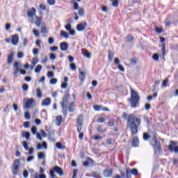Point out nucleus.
I'll return each mask as SVG.
<instances>
[{"label":"nucleus","instance_id":"28","mask_svg":"<svg viewBox=\"0 0 178 178\" xmlns=\"http://www.w3.org/2000/svg\"><path fill=\"white\" fill-rule=\"evenodd\" d=\"M41 33L42 34H47V33H48V30L47 29V26H42L41 27Z\"/></svg>","mask_w":178,"mask_h":178},{"label":"nucleus","instance_id":"26","mask_svg":"<svg viewBox=\"0 0 178 178\" xmlns=\"http://www.w3.org/2000/svg\"><path fill=\"white\" fill-rule=\"evenodd\" d=\"M74 103L73 102L70 103L69 112H74Z\"/></svg>","mask_w":178,"mask_h":178},{"label":"nucleus","instance_id":"56","mask_svg":"<svg viewBox=\"0 0 178 178\" xmlns=\"http://www.w3.org/2000/svg\"><path fill=\"white\" fill-rule=\"evenodd\" d=\"M138 173L137 169H133L131 171V175H134V176H137Z\"/></svg>","mask_w":178,"mask_h":178},{"label":"nucleus","instance_id":"27","mask_svg":"<svg viewBox=\"0 0 178 178\" xmlns=\"http://www.w3.org/2000/svg\"><path fill=\"white\" fill-rule=\"evenodd\" d=\"M134 40V38L131 35H128L125 40L126 42H131Z\"/></svg>","mask_w":178,"mask_h":178},{"label":"nucleus","instance_id":"39","mask_svg":"<svg viewBox=\"0 0 178 178\" xmlns=\"http://www.w3.org/2000/svg\"><path fill=\"white\" fill-rule=\"evenodd\" d=\"M22 90L24 91H29V86L26 83L22 85Z\"/></svg>","mask_w":178,"mask_h":178},{"label":"nucleus","instance_id":"54","mask_svg":"<svg viewBox=\"0 0 178 178\" xmlns=\"http://www.w3.org/2000/svg\"><path fill=\"white\" fill-rule=\"evenodd\" d=\"M77 172H78V170L76 169L73 170L72 178H76L77 177Z\"/></svg>","mask_w":178,"mask_h":178},{"label":"nucleus","instance_id":"47","mask_svg":"<svg viewBox=\"0 0 178 178\" xmlns=\"http://www.w3.org/2000/svg\"><path fill=\"white\" fill-rule=\"evenodd\" d=\"M24 56V54L22 51H19L17 54V58H22Z\"/></svg>","mask_w":178,"mask_h":178},{"label":"nucleus","instance_id":"42","mask_svg":"<svg viewBox=\"0 0 178 178\" xmlns=\"http://www.w3.org/2000/svg\"><path fill=\"white\" fill-rule=\"evenodd\" d=\"M132 170L130 168H127L126 173H127V177H129V175H131Z\"/></svg>","mask_w":178,"mask_h":178},{"label":"nucleus","instance_id":"18","mask_svg":"<svg viewBox=\"0 0 178 178\" xmlns=\"http://www.w3.org/2000/svg\"><path fill=\"white\" fill-rule=\"evenodd\" d=\"M36 95L38 98H42V90L40 88L36 89Z\"/></svg>","mask_w":178,"mask_h":178},{"label":"nucleus","instance_id":"13","mask_svg":"<svg viewBox=\"0 0 178 178\" xmlns=\"http://www.w3.org/2000/svg\"><path fill=\"white\" fill-rule=\"evenodd\" d=\"M140 142L138 141V138L134 137L132 138L131 147H138Z\"/></svg>","mask_w":178,"mask_h":178},{"label":"nucleus","instance_id":"12","mask_svg":"<svg viewBox=\"0 0 178 178\" xmlns=\"http://www.w3.org/2000/svg\"><path fill=\"white\" fill-rule=\"evenodd\" d=\"M35 13H37V10H35V8H32L28 11L27 15L29 17H34V16H35Z\"/></svg>","mask_w":178,"mask_h":178},{"label":"nucleus","instance_id":"23","mask_svg":"<svg viewBox=\"0 0 178 178\" xmlns=\"http://www.w3.org/2000/svg\"><path fill=\"white\" fill-rule=\"evenodd\" d=\"M83 120H84V116H83V115H79L77 118V124L83 123Z\"/></svg>","mask_w":178,"mask_h":178},{"label":"nucleus","instance_id":"4","mask_svg":"<svg viewBox=\"0 0 178 178\" xmlns=\"http://www.w3.org/2000/svg\"><path fill=\"white\" fill-rule=\"evenodd\" d=\"M69 98V94H66L63 97L62 102H60V105L63 108V113L64 116H66V113H67V99Z\"/></svg>","mask_w":178,"mask_h":178},{"label":"nucleus","instance_id":"9","mask_svg":"<svg viewBox=\"0 0 178 178\" xmlns=\"http://www.w3.org/2000/svg\"><path fill=\"white\" fill-rule=\"evenodd\" d=\"M113 172V170L112 168L106 169L104 170V177H112Z\"/></svg>","mask_w":178,"mask_h":178},{"label":"nucleus","instance_id":"61","mask_svg":"<svg viewBox=\"0 0 178 178\" xmlns=\"http://www.w3.org/2000/svg\"><path fill=\"white\" fill-rule=\"evenodd\" d=\"M23 176H24V177H25V178L29 177V172H27V170H24V172H23Z\"/></svg>","mask_w":178,"mask_h":178},{"label":"nucleus","instance_id":"35","mask_svg":"<svg viewBox=\"0 0 178 178\" xmlns=\"http://www.w3.org/2000/svg\"><path fill=\"white\" fill-rule=\"evenodd\" d=\"M83 127V123L77 124V131L80 133L81 131V129Z\"/></svg>","mask_w":178,"mask_h":178},{"label":"nucleus","instance_id":"59","mask_svg":"<svg viewBox=\"0 0 178 178\" xmlns=\"http://www.w3.org/2000/svg\"><path fill=\"white\" fill-rule=\"evenodd\" d=\"M38 52H39L38 49L34 48V49H33V55H38Z\"/></svg>","mask_w":178,"mask_h":178},{"label":"nucleus","instance_id":"64","mask_svg":"<svg viewBox=\"0 0 178 178\" xmlns=\"http://www.w3.org/2000/svg\"><path fill=\"white\" fill-rule=\"evenodd\" d=\"M115 124V120H111L108 122V126H113Z\"/></svg>","mask_w":178,"mask_h":178},{"label":"nucleus","instance_id":"34","mask_svg":"<svg viewBox=\"0 0 178 178\" xmlns=\"http://www.w3.org/2000/svg\"><path fill=\"white\" fill-rule=\"evenodd\" d=\"M152 59L154 60H156V62H158V60H159V56L158 55V54H154L153 56H152Z\"/></svg>","mask_w":178,"mask_h":178},{"label":"nucleus","instance_id":"62","mask_svg":"<svg viewBox=\"0 0 178 178\" xmlns=\"http://www.w3.org/2000/svg\"><path fill=\"white\" fill-rule=\"evenodd\" d=\"M13 66H14V69H17L19 68V62L17 61H15L13 64Z\"/></svg>","mask_w":178,"mask_h":178},{"label":"nucleus","instance_id":"45","mask_svg":"<svg viewBox=\"0 0 178 178\" xmlns=\"http://www.w3.org/2000/svg\"><path fill=\"white\" fill-rule=\"evenodd\" d=\"M161 52L163 54V58H165V44H163L162 47H161Z\"/></svg>","mask_w":178,"mask_h":178},{"label":"nucleus","instance_id":"33","mask_svg":"<svg viewBox=\"0 0 178 178\" xmlns=\"http://www.w3.org/2000/svg\"><path fill=\"white\" fill-rule=\"evenodd\" d=\"M56 148H58V149H64L65 147H63V145H62V144H60V143H57L56 144Z\"/></svg>","mask_w":178,"mask_h":178},{"label":"nucleus","instance_id":"21","mask_svg":"<svg viewBox=\"0 0 178 178\" xmlns=\"http://www.w3.org/2000/svg\"><path fill=\"white\" fill-rule=\"evenodd\" d=\"M60 35V37H63L64 38H69V34L65 31H61Z\"/></svg>","mask_w":178,"mask_h":178},{"label":"nucleus","instance_id":"63","mask_svg":"<svg viewBox=\"0 0 178 178\" xmlns=\"http://www.w3.org/2000/svg\"><path fill=\"white\" fill-rule=\"evenodd\" d=\"M54 38H49V44H50V45H52V44L54 42Z\"/></svg>","mask_w":178,"mask_h":178},{"label":"nucleus","instance_id":"2","mask_svg":"<svg viewBox=\"0 0 178 178\" xmlns=\"http://www.w3.org/2000/svg\"><path fill=\"white\" fill-rule=\"evenodd\" d=\"M151 138H152L150 141L151 145L154 147L156 154H159L162 151V147H161V143L156 140V134H152V135H149L147 133L143 134V140L145 141H147V140Z\"/></svg>","mask_w":178,"mask_h":178},{"label":"nucleus","instance_id":"5","mask_svg":"<svg viewBox=\"0 0 178 178\" xmlns=\"http://www.w3.org/2000/svg\"><path fill=\"white\" fill-rule=\"evenodd\" d=\"M33 104H34V99H29L26 98L23 100V108L24 109H29L33 106Z\"/></svg>","mask_w":178,"mask_h":178},{"label":"nucleus","instance_id":"50","mask_svg":"<svg viewBox=\"0 0 178 178\" xmlns=\"http://www.w3.org/2000/svg\"><path fill=\"white\" fill-rule=\"evenodd\" d=\"M72 29V25L70 24V23H68L67 25H65V30H67V31H69V30H70Z\"/></svg>","mask_w":178,"mask_h":178},{"label":"nucleus","instance_id":"52","mask_svg":"<svg viewBox=\"0 0 178 178\" xmlns=\"http://www.w3.org/2000/svg\"><path fill=\"white\" fill-rule=\"evenodd\" d=\"M24 118L27 119V120H30V113L25 112L24 113Z\"/></svg>","mask_w":178,"mask_h":178},{"label":"nucleus","instance_id":"41","mask_svg":"<svg viewBox=\"0 0 178 178\" xmlns=\"http://www.w3.org/2000/svg\"><path fill=\"white\" fill-rule=\"evenodd\" d=\"M44 156H45V154H44V153H42V152H39L38 154V158L39 159H42V158H44Z\"/></svg>","mask_w":178,"mask_h":178},{"label":"nucleus","instance_id":"43","mask_svg":"<svg viewBox=\"0 0 178 178\" xmlns=\"http://www.w3.org/2000/svg\"><path fill=\"white\" fill-rule=\"evenodd\" d=\"M28 151L29 155H33V154H34V148L33 147L29 148Z\"/></svg>","mask_w":178,"mask_h":178},{"label":"nucleus","instance_id":"11","mask_svg":"<svg viewBox=\"0 0 178 178\" xmlns=\"http://www.w3.org/2000/svg\"><path fill=\"white\" fill-rule=\"evenodd\" d=\"M42 106H49L51 105V99L49 97H47L44 99L42 103H41Z\"/></svg>","mask_w":178,"mask_h":178},{"label":"nucleus","instance_id":"57","mask_svg":"<svg viewBox=\"0 0 178 178\" xmlns=\"http://www.w3.org/2000/svg\"><path fill=\"white\" fill-rule=\"evenodd\" d=\"M58 80L55 78H53L50 80V83L51 84H56L57 83Z\"/></svg>","mask_w":178,"mask_h":178},{"label":"nucleus","instance_id":"31","mask_svg":"<svg viewBox=\"0 0 178 178\" xmlns=\"http://www.w3.org/2000/svg\"><path fill=\"white\" fill-rule=\"evenodd\" d=\"M78 14L79 15V16H84L85 15L84 9L81 8H79L78 11Z\"/></svg>","mask_w":178,"mask_h":178},{"label":"nucleus","instance_id":"49","mask_svg":"<svg viewBox=\"0 0 178 178\" xmlns=\"http://www.w3.org/2000/svg\"><path fill=\"white\" fill-rule=\"evenodd\" d=\"M61 88H63V89H66V88H67V83H66V82L62 83V84H61Z\"/></svg>","mask_w":178,"mask_h":178},{"label":"nucleus","instance_id":"16","mask_svg":"<svg viewBox=\"0 0 178 178\" xmlns=\"http://www.w3.org/2000/svg\"><path fill=\"white\" fill-rule=\"evenodd\" d=\"M13 53H11L8 57V59H7V63L8 65H10L13 63Z\"/></svg>","mask_w":178,"mask_h":178},{"label":"nucleus","instance_id":"58","mask_svg":"<svg viewBox=\"0 0 178 178\" xmlns=\"http://www.w3.org/2000/svg\"><path fill=\"white\" fill-rule=\"evenodd\" d=\"M26 161L28 162H31V161H34V156H30L27 158Z\"/></svg>","mask_w":178,"mask_h":178},{"label":"nucleus","instance_id":"3","mask_svg":"<svg viewBox=\"0 0 178 178\" xmlns=\"http://www.w3.org/2000/svg\"><path fill=\"white\" fill-rule=\"evenodd\" d=\"M128 101L131 102V106L132 108H137V105H138V102H140L138 93L134 90L131 89V98L128 99Z\"/></svg>","mask_w":178,"mask_h":178},{"label":"nucleus","instance_id":"20","mask_svg":"<svg viewBox=\"0 0 178 178\" xmlns=\"http://www.w3.org/2000/svg\"><path fill=\"white\" fill-rule=\"evenodd\" d=\"M35 24H36L38 27H40V26H41V19H40V17L37 16L35 17Z\"/></svg>","mask_w":178,"mask_h":178},{"label":"nucleus","instance_id":"6","mask_svg":"<svg viewBox=\"0 0 178 178\" xmlns=\"http://www.w3.org/2000/svg\"><path fill=\"white\" fill-rule=\"evenodd\" d=\"M177 142H175L173 140L170 141V145L168 146V150L171 152H173V151L177 154L178 152V146H177Z\"/></svg>","mask_w":178,"mask_h":178},{"label":"nucleus","instance_id":"8","mask_svg":"<svg viewBox=\"0 0 178 178\" xmlns=\"http://www.w3.org/2000/svg\"><path fill=\"white\" fill-rule=\"evenodd\" d=\"M87 27V22L80 23L76 26V30L78 31H84Z\"/></svg>","mask_w":178,"mask_h":178},{"label":"nucleus","instance_id":"38","mask_svg":"<svg viewBox=\"0 0 178 178\" xmlns=\"http://www.w3.org/2000/svg\"><path fill=\"white\" fill-rule=\"evenodd\" d=\"M70 67L72 70H76V64L75 63H71L70 64Z\"/></svg>","mask_w":178,"mask_h":178},{"label":"nucleus","instance_id":"44","mask_svg":"<svg viewBox=\"0 0 178 178\" xmlns=\"http://www.w3.org/2000/svg\"><path fill=\"white\" fill-rule=\"evenodd\" d=\"M47 3L52 6L55 5V0H47Z\"/></svg>","mask_w":178,"mask_h":178},{"label":"nucleus","instance_id":"55","mask_svg":"<svg viewBox=\"0 0 178 178\" xmlns=\"http://www.w3.org/2000/svg\"><path fill=\"white\" fill-rule=\"evenodd\" d=\"M40 134L42 137H47V133H45V131H44V129L40 130Z\"/></svg>","mask_w":178,"mask_h":178},{"label":"nucleus","instance_id":"60","mask_svg":"<svg viewBox=\"0 0 178 178\" xmlns=\"http://www.w3.org/2000/svg\"><path fill=\"white\" fill-rule=\"evenodd\" d=\"M118 69L120 70V72H124V67L120 64H118Z\"/></svg>","mask_w":178,"mask_h":178},{"label":"nucleus","instance_id":"29","mask_svg":"<svg viewBox=\"0 0 178 178\" xmlns=\"http://www.w3.org/2000/svg\"><path fill=\"white\" fill-rule=\"evenodd\" d=\"M113 6L117 7L119 5V0H110Z\"/></svg>","mask_w":178,"mask_h":178},{"label":"nucleus","instance_id":"37","mask_svg":"<svg viewBox=\"0 0 178 178\" xmlns=\"http://www.w3.org/2000/svg\"><path fill=\"white\" fill-rule=\"evenodd\" d=\"M154 30H155L156 33H157V34H161V33H162L161 28L155 27Z\"/></svg>","mask_w":178,"mask_h":178},{"label":"nucleus","instance_id":"36","mask_svg":"<svg viewBox=\"0 0 178 178\" xmlns=\"http://www.w3.org/2000/svg\"><path fill=\"white\" fill-rule=\"evenodd\" d=\"M23 147L26 151H29V145L27 144V142L24 141L23 142Z\"/></svg>","mask_w":178,"mask_h":178},{"label":"nucleus","instance_id":"7","mask_svg":"<svg viewBox=\"0 0 178 178\" xmlns=\"http://www.w3.org/2000/svg\"><path fill=\"white\" fill-rule=\"evenodd\" d=\"M19 166H20V160H15L13 164V174L16 175L19 172Z\"/></svg>","mask_w":178,"mask_h":178},{"label":"nucleus","instance_id":"22","mask_svg":"<svg viewBox=\"0 0 178 178\" xmlns=\"http://www.w3.org/2000/svg\"><path fill=\"white\" fill-rule=\"evenodd\" d=\"M83 55L85 58H88V59H90V58H91V54L90 52H88V51H87V50L83 51Z\"/></svg>","mask_w":178,"mask_h":178},{"label":"nucleus","instance_id":"15","mask_svg":"<svg viewBox=\"0 0 178 178\" xmlns=\"http://www.w3.org/2000/svg\"><path fill=\"white\" fill-rule=\"evenodd\" d=\"M54 170L58 173V175H59V176H63V170L60 167L55 166Z\"/></svg>","mask_w":178,"mask_h":178},{"label":"nucleus","instance_id":"46","mask_svg":"<svg viewBox=\"0 0 178 178\" xmlns=\"http://www.w3.org/2000/svg\"><path fill=\"white\" fill-rule=\"evenodd\" d=\"M31 132L34 135L37 134V128L35 127H33L31 128Z\"/></svg>","mask_w":178,"mask_h":178},{"label":"nucleus","instance_id":"25","mask_svg":"<svg viewBox=\"0 0 178 178\" xmlns=\"http://www.w3.org/2000/svg\"><path fill=\"white\" fill-rule=\"evenodd\" d=\"M22 137H25L26 140H30V132H23Z\"/></svg>","mask_w":178,"mask_h":178},{"label":"nucleus","instance_id":"1","mask_svg":"<svg viewBox=\"0 0 178 178\" xmlns=\"http://www.w3.org/2000/svg\"><path fill=\"white\" fill-rule=\"evenodd\" d=\"M141 124V119L135 117L133 115H129L127 118V127L130 129L132 134H137L138 132V127Z\"/></svg>","mask_w":178,"mask_h":178},{"label":"nucleus","instance_id":"48","mask_svg":"<svg viewBox=\"0 0 178 178\" xmlns=\"http://www.w3.org/2000/svg\"><path fill=\"white\" fill-rule=\"evenodd\" d=\"M74 10H77L80 9L79 8V3L77 2L74 3Z\"/></svg>","mask_w":178,"mask_h":178},{"label":"nucleus","instance_id":"14","mask_svg":"<svg viewBox=\"0 0 178 178\" xmlns=\"http://www.w3.org/2000/svg\"><path fill=\"white\" fill-rule=\"evenodd\" d=\"M60 48L61 51H67V48H69V44L67 42H61L60 44Z\"/></svg>","mask_w":178,"mask_h":178},{"label":"nucleus","instance_id":"24","mask_svg":"<svg viewBox=\"0 0 178 178\" xmlns=\"http://www.w3.org/2000/svg\"><path fill=\"white\" fill-rule=\"evenodd\" d=\"M42 70V66L41 65H38L35 68V72L40 73Z\"/></svg>","mask_w":178,"mask_h":178},{"label":"nucleus","instance_id":"10","mask_svg":"<svg viewBox=\"0 0 178 178\" xmlns=\"http://www.w3.org/2000/svg\"><path fill=\"white\" fill-rule=\"evenodd\" d=\"M11 42L13 45H17L19 44V35H14L12 36Z\"/></svg>","mask_w":178,"mask_h":178},{"label":"nucleus","instance_id":"30","mask_svg":"<svg viewBox=\"0 0 178 178\" xmlns=\"http://www.w3.org/2000/svg\"><path fill=\"white\" fill-rule=\"evenodd\" d=\"M93 108L96 111H102V106L95 105V106H93Z\"/></svg>","mask_w":178,"mask_h":178},{"label":"nucleus","instance_id":"51","mask_svg":"<svg viewBox=\"0 0 178 178\" xmlns=\"http://www.w3.org/2000/svg\"><path fill=\"white\" fill-rule=\"evenodd\" d=\"M36 138H38V140H40V141H42V137H41V134L40 133H37L36 134Z\"/></svg>","mask_w":178,"mask_h":178},{"label":"nucleus","instance_id":"40","mask_svg":"<svg viewBox=\"0 0 178 178\" xmlns=\"http://www.w3.org/2000/svg\"><path fill=\"white\" fill-rule=\"evenodd\" d=\"M33 33L35 37H38L40 35V32H38V30H37V29H33Z\"/></svg>","mask_w":178,"mask_h":178},{"label":"nucleus","instance_id":"19","mask_svg":"<svg viewBox=\"0 0 178 178\" xmlns=\"http://www.w3.org/2000/svg\"><path fill=\"white\" fill-rule=\"evenodd\" d=\"M79 79L81 81V83H83V81H84V79H86V74L83 72V71L79 70Z\"/></svg>","mask_w":178,"mask_h":178},{"label":"nucleus","instance_id":"17","mask_svg":"<svg viewBox=\"0 0 178 178\" xmlns=\"http://www.w3.org/2000/svg\"><path fill=\"white\" fill-rule=\"evenodd\" d=\"M56 124L57 126H60L62 124V116L59 115L56 119Z\"/></svg>","mask_w":178,"mask_h":178},{"label":"nucleus","instance_id":"53","mask_svg":"<svg viewBox=\"0 0 178 178\" xmlns=\"http://www.w3.org/2000/svg\"><path fill=\"white\" fill-rule=\"evenodd\" d=\"M47 77L50 78L54 77V72L49 71L47 72Z\"/></svg>","mask_w":178,"mask_h":178},{"label":"nucleus","instance_id":"32","mask_svg":"<svg viewBox=\"0 0 178 178\" xmlns=\"http://www.w3.org/2000/svg\"><path fill=\"white\" fill-rule=\"evenodd\" d=\"M113 59V52L109 51L108 53V60L109 62H112V60Z\"/></svg>","mask_w":178,"mask_h":178}]
</instances>
